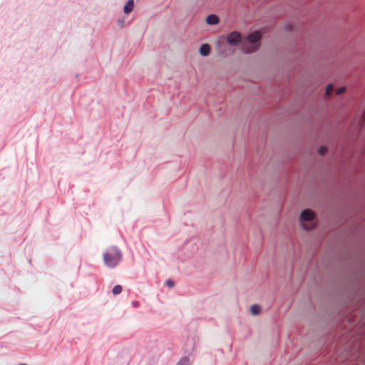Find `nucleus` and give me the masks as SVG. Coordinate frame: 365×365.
<instances>
[{
	"mask_svg": "<svg viewBox=\"0 0 365 365\" xmlns=\"http://www.w3.org/2000/svg\"><path fill=\"white\" fill-rule=\"evenodd\" d=\"M261 38L262 34L256 31L250 34L242 41V35L238 31H232L227 36V42L232 46L241 43V50L245 53H251L258 49Z\"/></svg>",
	"mask_w": 365,
	"mask_h": 365,
	"instance_id": "obj_1",
	"label": "nucleus"
},
{
	"mask_svg": "<svg viewBox=\"0 0 365 365\" xmlns=\"http://www.w3.org/2000/svg\"><path fill=\"white\" fill-rule=\"evenodd\" d=\"M103 259L107 266L114 267L120 262L121 254L116 247H112L103 255Z\"/></svg>",
	"mask_w": 365,
	"mask_h": 365,
	"instance_id": "obj_2",
	"label": "nucleus"
},
{
	"mask_svg": "<svg viewBox=\"0 0 365 365\" xmlns=\"http://www.w3.org/2000/svg\"><path fill=\"white\" fill-rule=\"evenodd\" d=\"M314 213L309 209L304 210L301 214V225L305 230L312 229L313 227H307L305 222H311L314 219Z\"/></svg>",
	"mask_w": 365,
	"mask_h": 365,
	"instance_id": "obj_3",
	"label": "nucleus"
},
{
	"mask_svg": "<svg viewBox=\"0 0 365 365\" xmlns=\"http://www.w3.org/2000/svg\"><path fill=\"white\" fill-rule=\"evenodd\" d=\"M219 18L215 14H210L206 18V23L209 25H216L219 23Z\"/></svg>",
	"mask_w": 365,
	"mask_h": 365,
	"instance_id": "obj_4",
	"label": "nucleus"
},
{
	"mask_svg": "<svg viewBox=\"0 0 365 365\" xmlns=\"http://www.w3.org/2000/svg\"><path fill=\"white\" fill-rule=\"evenodd\" d=\"M210 52V46L207 43L202 44L200 48V53L203 56H207Z\"/></svg>",
	"mask_w": 365,
	"mask_h": 365,
	"instance_id": "obj_5",
	"label": "nucleus"
},
{
	"mask_svg": "<svg viewBox=\"0 0 365 365\" xmlns=\"http://www.w3.org/2000/svg\"><path fill=\"white\" fill-rule=\"evenodd\" d=\"M134 7L133 0H129L125 5L123 11L125 14H129L131 12Z\"/></svg>",
	"mask_w": 365,
	"mask_h": 365,
	"instance_id": "obj_6",
	"label": "nucleus"
},
{
	"mask_svg": "<svg viewBox=\"0 0 365 365\" xmlns=\"http://www.w3.org/2000/svg\"><path fill=\"white\" fill-rule=\"evenodd\" d=\"M250 310L252 314L255 315L259 314L261 311L259 306L257 304L252 305L250 308Z\"/></svg>",
	"mask_w": 365,
	"mask_h": 365,
	"instance_id": "obj_7",
	"label": "nucleus"
},
{
	"mask_svg": "<svg viewBox=\"0 0 365 365\" xmlns=\"http://www.w3.org/2000/svg\"><path fill=\"white\" fill-rule=\"evenodd\" d=\"M333 92V85L332 84H329L327 88H326V91H325V95L326 96H329Z\"/></svg>",
	"mask_w": 365,
	"mask_h": 365,
	"instance_id": "obj_8",
	"label": "nucleus"
},
{
	"mask_svg": "<svg viewBox=\"0 0 365 365\" xmlns=\"http://www.w3.org/2000/svg\"><path fill=\"white\" fill-rule=\"evenodd\" d=\"M123 290V288L120 285H115L113 289V294L116 295L120 294Z\"/></svg>",
	"mask_w": 365,
	"mask_h": 365,
	"instance_id": "obj_9",
	"label": "nucleus"
},
{
	"mask_svg": "<svg viewBox=\"0 0 365 365\" xmlns=\"http://www.w3.org/2000/svg\"><path fill=\"white\" fill-rule=\"evenodd\" d=\"M345 91H346V88L342 86V87H340L338 89H336L335 93H336V95L339 96V95L344 93L345 92Z\"/></svg>",
	"mask_w": 365,
	"mask_h": 365,
	"instance_id": "obj_10",
	"label": "nucleus"
},
{
	"mask_svg": "<svg viewBox=\"0 0 365 365\" xmlns=\"http://www.w3.org/2000/svg\"><path fill=\"white\" fill-rule=\"evenodd\" d=\"M327 148L325 146H322L319 150V153L320 155H324L325 153H327Z\"/></svg>",
	"mask_w": 365,
	"mask_h": 365,
	"instance_id": "obj_11",
	"label": "nucleus"
},
{
	"mask_svg": "<svg viewBox=\"0 0 365 365\" xmlns=\"http://www.w3.org/2000/svg\"><path fill=\"white\" fill-rule=\"evenodd\" d=\"M166 284H167L169 287H173V286H174V282H173V280L169 279V280H168V281L166 282Z\"/></svg>",
	"mask_w": 365,
	"mask_h": 365,
	"instance_id": "obj_12",
	"label": "nucleus"
},
{
	"mask_svg": "<svg viewBox=\"0 0 365 365\" xmlns=\"http://www.w3.org/2000/svg\"><path fill=\"white\" fill-rule=\"evenodd\" d=\"M363 107H364V113H363V114H365V104L363 105Z\"/></svg>",
	"mask_w": 365,
	"mask_h": 365,
	"instance_id": "obj_13",
	"label": "nucleus"
},
{
	"mask_svg": "<svg viewBox=\"0 0 365 365\" xmlns=\"http://www.w3.org/2000/svg\"><path fill=\"white\" fill-rule=\"evenodd\" d=\"M20 365H27V364H20Z\"/></svg>",
	"mask_w": 365,
	"mask_h": 365,
	"instance_id": "obj_14",
	"label": "nucleus"
}]
</instances>
